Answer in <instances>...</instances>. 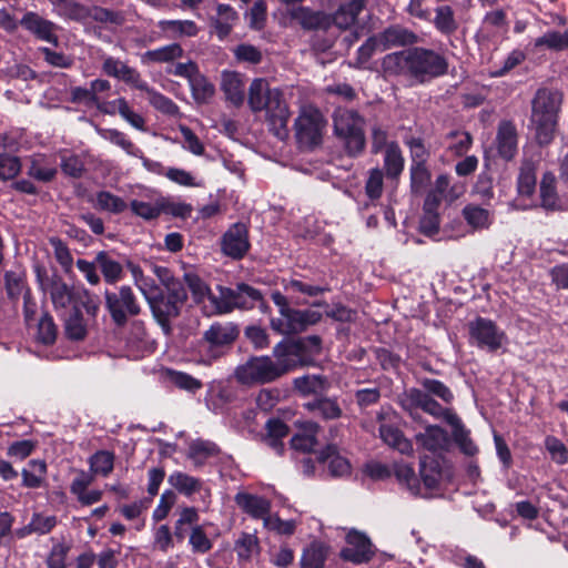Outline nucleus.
Returning a JSON list of instances; mask_svg holds the SVG:
<instances>
[{
	"instance_id": "f257e3e1",
	"label": "nucleus",
	"mask_w": 568,
	"mask_h": 568,
	"mask_svg": "<svg viewBox=\"0 0 568 568\" xmlns=\"http://www.w3.org/2000/svg\"><path fill=\"white\" fill-rule=\"evenodd\" d=\"M383 70L389 75H407L420 83L442 77L448 71L447 59L430 49L410 48L384 57Z\"/></svg>"
},
{
	"instance_id": "f03ea898",
	"label": "nucleus",
	"mask_w": 568,
	"mask_h": 568,
	"mask_svg": "<svg viewBox=\"0 0 568 568\" xmlns=\"http://www.w3.org/2000/svg\"><path fill=\"white\" fill-rule=\"evenodd\" d=\"M247 103L252 112H265L270 130L280 140L288 136L290 111L283 93L272 89L265 79H254L248 89Z\"/></svg>"
},
{
	"instance_id": "7ed1b4c3",
	"label": "nucleus",
	"mask_w": 568,
	"mask_h": 568,
	"mask_svg": "<svg viewBox=\"0 0 568 568\" xmlns=\"http://www.w3.org/2000/svg\"><path fill=\"white\" fill-rule=\"evenodd\" d=\"M564 95L559 90L540 88L531 100L530 125L540 145L549 144L558 126Z\"/></svg>"
},
{
	"instance_id": "20e7f679",
	"label": "nucleus",
	"mask_w": 568,
	"mask_h": 568,
	"mask_svg": "<svg viewBox=\"0 0 568 568\" xmlns=\"http://www.w3.org/2000/svg\"><path fill=\"white\" fill-rule=\"evenodd\" d=\"M275 361L270 356H252L239 365L234 376L242 385H260L276 381L290 372V365L282 352L277 353V344L273 348Z\"/></svg>"
},
{
	"instance_id": "39448f33",
	"label": "nucleus",
	"mask_w": 568,
	"mask_h": 568,
	"mask_svg": "<svg viewBox=\"0 0 568 568\" xmlns=\"http://www.w3.org/2000/svg\"><path fill=\"white\" fill-rule=\"evenodd\" d=\"M217 297H211L214 313L229 314L235 308L248 311L254 307H266L262 292L246 283H237L235 287L217 286Z\"/></svg>"
},
{
	"instance_id": "423d86ee",
	"label": "nucleus",
	"mask_w": 568,
	"mask_h": 568,
	"mask_svg": "<svg viewBox=\"0 0 568 568\" xmlns=\"http://www.w3.org/2000/svg\"><path fill=\"white\" fill-rule=\"evenodd\" d=\"M240 335V328L233 322H214L204 331L200 347L201 362L212 364L222 357Z\"/></svg>"
},
{
	"instance_id": "0eeeda50",
	"label": "nucleus",
	"mask_w": 568,
	"mask_h": 568,
	"mask_svg": "<svg viewBox=\"0 0 568 568\" xmlns=\"http://www.w3.org/2000/svg\"><path fill=\"white\" fill-rule=\"evenodd\" d=\"M333 125L335 135L343 141L348 155L357 156L364 151V119L356 111L336 109L333 113Z\"/></svg>"
},
{
	"instance_id": "6e6552de",
	"label": "nucleus",
	"mask_w": 568,
	"mask_h": 568,
	"mask_svg": "<svg viewBox=\"0 0 568 568\" xmlns=\"http://www.w3.org/2000/svg\"><path fill=\"white\" fill-rule=\"evenodd\" d=\"M282 352L290 372L303 366L315 364V357L322 352V338L317 335L300 337L294 342H280L277 353Z\"/></svg>"
},
{
	"instance_id": "1a4fd4ad",
	"label": "nucleus",
	"mask_w": 568,
	"mask_h": 568,
	"mask_svg": "<svg viewBox=\"0 0 568 568\" xmlns=\"http://www.w3.org/2000/svg\"><path fill=\"white\" fill-rule=\"evenodd\" d=\"M104 298L105 307L118 327H123L129 317L138 316L141 313V306L132 288L128 285L121 286L116 292L106 290Z\"/></svg>"
},
{
	"instance_id": "9d476101",
	"label": "nucleus",
	"mask_w": 568,
	"mask_h": 568,
	"mask_svg": "<svg viewBox=\"0 0 568 568\" xmlns=\"http://www.w3.org/2000/svg\"><path fill=\"white\" fill-rule=\"evenodd\" d=\"M469 343L488 352H496L507 342V336L495 322L485 317H476L468 323Z\"/></svg>"
},
{
	"instance_id": "9b49d317",
	"label": "nucleus",
	"mask_w": 568,
	"mask_h": 568,
	"mask_svg": "<svg viewBox=\"0 0 568 568\" xmlns=\"http://www.w3.org/2000/svg\"><path fill=\"white\" fill-rule=\"evenodd\" d=\"M296 139L306 148L320 144L324 120L317 110L303 111L295 120Z\"/></svg>"
},
{
	"instance_id": "f8f14e48",
	"label": "nucleus",
	"mask_w": 568,
	"mask_h": 568,
	"mask_svg": "<svg viewBox=\"0 0 568 568\" xmlns=\"http://www.w3.org/2000/svg\"><path fill=\"white\" fill-rule=\"evenodd\" d=\"M347 546L341 550V558L354 565L368 562L375 555L371 539L363 532L351 530L346 535Z\"/></svg>"
},
{
	"instance_id": "ddd939ff",
	"label": "nucleus",
	"mask_w": 568,
	"mask_h": 568,
	"mask_svg": "<svg viewBox=\"0 0 568 568\" xmlns=\"http://www.w3.org/2000/svg\"><path fill=\"white\" fill-rule=\"evenodd\" d=\"M248 230L244 223H234L221 237V251L233 260L243 258L250 250Z\"/></svg>"
},
{
	"instance_id": "4468645a",
	"label": "nucleus",
	"mask_w": 568,
	"mask_h": 568,
	"mask_svg": "<svg viewBox=\"0 0 568 568\" xmlns=\"http://www.w3.org/2000/svg\"><path fill=\"white\" fill-rule=\"evenodd\" d=\"M287 16L306 31H326L331 28V14L310 7L297 6L287 9Z\"/></svg>"
},
{
	"instance_id": "2eb2a0df",
	"label": "nucleus",
	"mask_w": 568,
	"mask_h": 568,
	"mask_svg": "<svg viewBox=\"0 0 568 568\" xmlns=\"http://www.w3.org/2000/svg\"><path fill=\"white\" fill-rule=\"evenodd\" d=\"M102 59L101 69L105 75L121 80L138 90L146 89V82L141 79L136 69L111 55H103Z\"/></svg>"
},
{
	"instance_id": "dca6fc26",
	"label": "nucleus",
	"mask_w": 568,
	"mask_h": 568,
	"mask_svg": "<svg viewBox=\"0 0 568 568\" xmlns=\"http://www.w3.org/2000/svg\"><path fill=\"white\" fill-rule=\"evenodd\" d=\"M153 317L165 335L172 333L171 321L181 313V305L165 297L164 292L149 303Z\"/></svg>"
},
{
	"instance_id": "f3484780",
	"label": "nucleus",
	"mask_w": 568,
	"mask_h": 568,
	"mask_svg": "<svg viewBox=\"0 0 568 568\" xmlns=\"http://www.w3.org/2000/svg\"><path fill=\"white\" fill-rule=\"evenodd\" d=\"M496 146L500 158L510 161L518 150V132L513 121L503 120L499 122L496 134Z\"/></svg>"
},
{
	"instance_id": "a211bd4d",
	"label": "nucleus",
	"mask_w": 568,
	"mask_h": 568,
	"mask_svg": "<svg viewBox=\"0 0 568 568\" xmlns=\"http://www.w3.org/2000/svg\"><path fill=\"white\" fill-rule=\"evenodd\" d=\"M20 24L38 39L53 44L58 43V37L54 33L57 26L52 21L43 19L38 13L32 11L27 12L20 20Z\"/></svg>"
},
{
	"instance_id": "6ab92c4d",
	"label": "nucleus",
	"mask_w": 568,
	"mask_h": 568,
	"mask_svg": "<svg viewBox=\"0 0 568 568\" xmlns=\"http://www.w3.org/2000/svg\"><path fill=\"white\" fill-rule=\"evenodd\" d=\"M236 505L254 519H262L271 516V501L265 497L253 495L250 493H237L234 497Z\"/></svg>"
},
{
	"instance_id": "aec40b11",
	"label": "nucleus",
	"mask_w": 568,
	"mask_h": 568,
	"mask_svg": "<svg viewBox=\"0 0 568 568\" xmlns=\"http://www.w3.org/2000/svg\"><path fill=\"white\" fill-rule=\"evenodd\" d=\"M331 387L328 378L320 374H307L293 379V388L301 396L321 397Z\"/></svg>"
},
{
	"instance_id": "412c9836",
	"label": "nucleus",
	"mask_w": 568,
	"mask_h": 568,
	"mask_svg": "<svg viewBox=\"0 0 568 568\" xmlns=\"http://www.w3.org/2000/svg\"><path fill=\"white\" fill-rule=\"evenodd\" d=\"M365 7L366 0H348L343 2L334 14H331V27L336 26L341 30L353 27Z\"/></svg>"
},
{
	"instance_id": "4be33fe9",
	"label": "nucleus",
	"mask_w": 568,
	"mask_h": 568,
	"mask_svg": "<svg viewBox=\"0 0 568 568\" xmlns=\"http://www.w3.org/2000/svg\"><path fill=\"white\" fill-rule=\"evenodd\" d=\"M52 304L57 311H64L78 301L79 294L74 292L61 277L53 276L47 287Z\"/></svg>"
},
{
	"instance_id": "5701e85b",
	"label": "nucleus",
	"mask_w": 568,
	"mask_h": 568,
	"mask_svg": "<svg viewBox=\"0 0 568 568\" xmlns=\"http://www.w3.org/2000/svg\"><path fill=\"white\" fill-rule=\"evenodd\" d=\"M376 37L381 43V51L414 44L417 41V36L413 31L400 26H392Z\"/></svg>"
},
{
	"instance_id": "b1692460",
	"label": "nucleus",
	"mask_w": 568,
	"mask_h": 568,
	"mask_svg": "<svg viewBox=\"0 0 568 568\" xmlns=\"http://www.w3.org/2000/svg\"><path fill=\"white\" fill-rule=\"evenodd\" d=\"M221 89L225 99L239 108L244 102V82L241 74L233 71H224L221 79Z\"/></svg>"
},
{
	"instance_id": "393cba45",
	"label": "nucleus",
	"mask_w": 568,
	"mask_h": 568,
	"mask_svg": "<svg viewBox=\"0 0 568 568\" xmlns=\"http://www.w3.org/2000/svg\"><path fill=\"white\" fill-rule=\"evenodd\" d=\"M317 459L323 464H327L328 471L333 477H343L351 473L349 462L339 455L334 445L326 446L318 454Z\"/></svg>"
},
{
	"instance_id": "a878e982",
	"label": "nucleus",
	"mask_w": 568,
	"mask_h": 568,
	"mask_svg": "<svg viewBox=\"0 0 568 568\" xmlns=\"http://www.w3.org/2000/svg\"><path fill=\"white\" fill-rule=\"evenodd\" d=\"M305 409L321 416L323 419L331 420L342 417L343 410L334 397L322 395L304 404Z\"/></svg>"
},
{
	"instance_id": "bb28decb",
	"label": "nucleus",
	"mask_w": 568,
	"mask_h": 568,
	"mask_svg": "<svg viewBox=\"0 0 568 568\" xmlns=\"http://www.w3.org/2000/svg\"><path fill=\"white\" fill-rule=\"evenodd\" d=\"M405 165V159L403 156L402 150L397 142L390 141L387 150L384 152V161H383V171L390 180H397L403 171Z\"/></svg>"
},
{
	"instance_id": "cd10ccee",
	"label": "nucleus",
	"mask_w": 568,
	"mask_h": 568,
	"mask_svg": "<svg viewBox=\"0 0 568 568\" xmlns=\"http://www.w3.org/2000/svg\"><path fill=\"white\" fill-rule=\"evenodd\" d=\"M379 436L385 444L397 449L402 454H412L413 445L412 443L405 438L402 430L396 426L383 423L379 426Z\"/></svg>"
},
{
	"instance_id": "c85d7f7f",
	"label": "nucleus",
	"mask_w": 568,
	"mask_h": 568,
	"mask_svg": "<svg viewBox=\"0 0 568 568\" xmlns=\"http://www.w3.org/2000/svg\"><path fill=\"white\" fill-rule=\"evenodd\" d=\"M432 22L435 29L445 37L453 36L459 27L453 8L446 4L435 8Z\"/></svg>"
},
{
	"instance_id": "c756f323",
	"label": "nucleus",
	"mask_w": 568,
	"mask_h": 568,
	"mask_svg": "<svg viewBox=\"0 0 568 568\" xmlns=\"http://www.w3.org/2000/svg\"><path fill=\"white\" fill-rule=\"evenodd\" d=\"M149 200L134 199L130 202L132 213L144 221L156 220L162 214L161 195L148 196Z\"/></svg>"
},
{
	"instance_id": "7c9ffc66",
	"label": "nucleus",
	"mask_w": 568,
	"mask_h": 568,
	"mask_svg": "<svg viewBox=\"0 0 568 568\" xmlns=\"http://www.w3.org/2000/svg\"><path fill=\"white\" fill-rule=\"evenodd\" d=\"M393 470L398 483L400 485H405L412 495L423 497L426 496V493L423 491L419 479L410 465L404 463H395L393 465Z\"/></svg>"
},
{
	"instance_id": "2f4dec72",
	"label": "nucleus",
	"mask_w": 568,
	"mask_h": 568,
	"mask_svg": "<svg viewBox=\"0 0 568 568\" xmlns=\"http://www.w3.org/2000/svg\"><path fill=\"white\" fill-rule=\"evenodd\" d=\"M536 190V166L532 161H523L517 179V191L521 197L530 199Z\"/></svg>"
},
{
	"instance_id": "473e14b6",
	"label": "nucleus",
	"mask_w": 568,
	"mask_h": 568,
	"mask_svg": "<svg viewBox=\"0 0 568 568\" xmlns=\"http://www.w3.org/2000/svg\"><path fill=\"white\" fill-rule=\"evenodd\" d=\"M416 440L425 449L437 452L447 445V434L439 426H428L424 433L416 435Z\"/></svg>"
},
{
	"instance_id": "72a5a7b5",
	"label": "nucleus",
	"mask_w": 568,
	"mask_h": 568,
	"mask_svg": "<svg viewBox=\"0 0 568 568\" xmlns=\"http://www.w3.org/2000/svg\"><path fill=\"white\" fill-rule=\"evenodd\" d=\"M95 262L100 267L103 278L109 284H115L123 276L122 265L113 260L109 253L101 251L95 255Z\"/></svg>"
},
{
	"instance_id": "f704fd0d",
	"label": "nucleus",
	"mask_w": 568,
	"mask_h": 568,
	"mask_svg": "<svg viewBox=\"0 0 568 568\" xmlns=\"http://www.w3.org/2000/svg\"><path fill=\"white\" fill-rule=\"evenodd\" d=\"M99 134L112 144L121 148L128 155L142 158V150L138 148L125 133L116 129H102L99 130Z\"/></svg>"
},
{
	"instance_id": "c9c22d12",
	"label": "nucleus",
	"mask_w": 568,
	"mask_h": 568,
	"mask_svg": "<svg viewBox=\"0 0 568 568\" xmlns=\"http://www.w3.org/2000/svg\"><path fill=\"white\" fill-rule=\"evenodd\" d=\"M419 474L423 480V491L428 493L429 489H433L437 486L440 479V469L438 462L433 457H422L419 465Z\"/></svg>"
},
{
	"instance_id": "e433bc0d",
	"label": "nucleus",
	"mask_w": 568,
	"mask_h": 568,
	"mask_svg": "<svg viewBox=\"0 0 568 568\" xmlns=\"http://www.w3.org/2000/svg\"><path fill=\"white\" fill-rule=\"evenodd\" d=\"M220 453L216 444L210 440L196 439L189 446L187 457L196 466H202L206 459L216 456Z\"/></svg>"
},
{
	"instance_id": "4c0bfd02",
	"label": "nucleus",
	"mask_w": 568,
	"mask_h": 568,
	"mask_svg": "<svg viewBox=\"0 0 568 568\" xmlns=\"http://www.w3.org/2000/svg\"><path fill=\"white\" fill-rule=\"evenodd\" d=\"M64 333L71 341H82L87 336V324L77 305L73 306L72 312L64 320Z\"/></svg>"
},
{
	"instance_id": "58836bf2",
	"label": "nucleus",
	"mask_w": 568,
	"mask_h": 568,
	"mask_svg": "<svg viewBox=\"0 0 568 568\" xmlns=\"http://www.w3.org/2000/svg\"><path fill=\"white\" fill-rule=\"evenodd\" d=\"M462 214L467 224L474 230H486L493 222L490 212L475 204L466 205L463 209Z\"/></svg>"
},
{
	"instance_id": "ea45409f",
	"label": "nucleus",
	"mask_w": 568,
	"mask_h": 568,
	"mask_svg": "<svg viewBox=\"0 0 568 568\" xmlns=\"http://www.w3.org/2000/svg\"><path fill=\"white\" fill-rule=\"evenodd\" d=\"M217 17L214 19L215 31L220 39L227 37L234 22L237 20L236 11L225 3H220L216 8Z\"/></svg>"
},
{
	"instance_id": "a19ab883",
	"label": "nucleus",
	"mask_w": 568,
	"mask_h": 568,
	"mask_svg": "<svg viewBox=\"0 0 568 568\" xmlns=\"http://www.w3.org/2000/svg\"><path fill=\"white\" fill-rule=\"evenodd\" d=\"M139 90L148 94L149 103L159 112L170 116H176L180 113V109L178 104L173 102V100L155 91L148 83L146 89Z\"/></svg>"
},
{
	"instance_id": "79ce46f5",
	"label": "nucleus",
	"mask_w": 568,
	"mask_h": 568,
	"mask_svg": "<svg viewBox=\"0 0 568 568\" xmlns=\"http://www.w3.org/2000/svg\"><path fill=\"white\" fill-rule=\"evenodd\" d=\"M47 473V464L41 459H32L28 463V468L21 471L22 485L27 488H39L42 485Z\"/></svg>"
},
{
	"instance_id": "37998d69",
	"label": "nucleus",
	"mask_w": 568,
	"mask_h": 568,
	"mask_svg": "<svg viewBox=\"0 0 568 568\" xmlns=\"http://www.w3.org/2000/svg\"><path fill=\"white\" fill-rule=\"evenodd\" d=\"M169 484L179 493L191 496L202 488V481L182 471H174L168 478Z\"/></svg>"
},
{
	"instance_id": "c03bdc74",
	"label": "nucleus",
	"mask_w": 568,
	"mask_h": 568,
	"mask_svg": "<svg viewBox=\"0 0 568 568\" xmlns=\"http://www.w3.org/2000/svg\"><path fill=\"white\" fill-rule=\"evenodd\" d=\"M27 173L39 182L48 183L55 178L58 170L55 166L48 164L43 156H36L31 160Z\"/></svg>"
},
{
	"instance_id": "a18cd8bd",
	"label": "nucleus",
	"mask_w": 568,
	"mask_h": 568,
	"mask_svg": "<svg viewBox=\"0 0 568 568\" xmlns=\"http://www.w3.org/2000/svg\"><path fill=\"white\" fill-rule=\"evenodd\" d=\"M6 292L10 300L17 301L24 292L30 291L27 287L24 272L8 271L4 274Z\"/></svg>"
},
{
	"instance_id": "49530a36",
	"label": "nucleus",
	"mask_w": 568,
	"mask_h": 568,
	"mask_svg": "<svg viewBox=\"0 0 568 568\" xmlns=\"http://www.w3.org/2000/svg\"><path fill=\"white\" fill-rule=\"evenodd\" d=\"M193 99L197 103H207L214 95V85L200 72L189 83Z\"/></svg>"
},
{
	"instance_id": "de8ad7c7",
	"label": "nucleus",
	"mask_w": 568,
	"mask_h": 568,
	"mask_svg": "<svg viewBox=\"0 0 568 568\" xmlns=\"http://www.w3.org/2000/svg\"><path fill=\"white\" fill-rule=\"evenodd\" d=\"M114 454L109 450H99L90 459V469L95 475L109 476L114 467Z\"/></svg>"
},
{
	"instance_id": "09e8293b",
	"label": "nucleus",
	"mask_w": 568,
	"mask_h": 568,
	"mask_svg": "<svg viewBox=\"0 0 568 568\" xmlns=\"http://www.w3.org/2000/svg\"><path fill=\"white\" fill-rule=\"evenodd\" d=\"M95 206L102 211L120 214L126 210L128 204L122 197L109 191H100L97 193Z\"/></svg>"
},
{
	"instance_id": "8fccbe9b",
	"label": "nucleus",
	"mask_w": 568,
	"mask_h": 568,
	"mask_svg": "<svg viewBox=\"0 0 568 568\" xmlns=\"http://www.w3.org/2000/svg\"><path fill=\"white\" fill-rule=\"evenodd\" d=\"M260 545L255 535L242 532L234 544V550L240 560H250L258 552Z\"/></svg>"
},
{
	"instance_id": "3c124183",
	"label": "nucleus",
	"mask_w": 568,
	"mask_h": 568,
	"mask_svg": "<svg viewBox=\"0 0 568 568\" xmlns=\"http://www.w3.org/2000/svg\"><path fill=\"white\" fill-rule=\"evenodd\" d=\"M184 281L192 293L196 303H202L205 298L211 302V297H217L213 294L207 284L194 273H185Z\"/></svg>"
},
{
	"instance_id": "603ef678",
	"label": "nucleus",
	"mask_w": 568,
	"mask_h": 568,
	"mask_svg": "<svg viewBox=\"0 0 568 568\" xmlns=\"http://www.w3.org/2000/svg\"><path fill=\"white\" fill-rule=\"evenodd\" d=\"M409 176L413 194H422L430 182V171L426 164H410Z\"/></svg>"
},
{
	"instance_id": "864d4df0",
	"label": "nucleus",
	"mask_w": 568,
	"mask_h": 568,
	"mask_svg": "<svg viewBox=\"0 0 568 568\" xmlns=\"http://www.w3.org/2000/svg\"><path fill=\"white\" fill-rule=\"evenodd\" d=\"M430 398L432 396L423 389L409 388L404 393L402 406L410 413L418 408L425 412Z\"/></svg>"
},
{
	"instance_id": "5fc2aeb1",
	"label": "nucleus",
	"mask_w": 568,
	"mask_h": 568,
	"mask_svg": "<svg viewBox=\"0 0 568 568\" xmlns=\"http://www.w3.org/2000/svg\"><path fill=\"white\" fill-rule=\"evenodd\" d=\"M535 47H546L555 51L568 49V29L562 33L559 31L546 32L535 40Z\"/></svg>"
},
{
	"instance_id": "6e6d98bb",
	"label": "nucleus",
	"mask_w": 568,
	"mask_h": 568,
	"mask_svg": "<svg viewBox=\"0 0 568 568\" xmlns=\"http://www.w3.org/2000/svg\"><path fill=\"white\" fill-rule=\"evenodd\" d=\"M183 49L178 43L168 44L154 50H149L144 57L153 62H170L176 58L182 57Z\"/></svg>"
},
{
	"instance_id": "4d7b16f0",
	"label": "nucleus",
	"mask_w": 568,
	"mask_h": 568,
	"mask_svg": "<svg viewBox=\"0 0 568 568\" xmlns=\"http://www.w3.org/2000/svg\"><path fill=\"white\" fill-rule=\"evenodd\" d=\"M159 27L163 31H171L174 34L194 37L197 34V27L191 20H162Z\"/></svg>"
},
{
	"instance_id": "13d9d810",
	"label": "nucleus",
	"mask_w": 568,
	"mask_h": 568,
	"mask_svg": "<svg viewBox=\"0 0 568 568\" xmlns=\"http://www.w3.org/2000/svg\"><path fill=\"white\" fill-rule=\"evenodd\" d=\"M540 200L542 207L552 210L557 204V193L555 186V178L550 173H546L540 182Z\"/></svg>"
},
{
	"instance_id": "bf43d9fd",
	"label": "nucleus",
	"mask_w": 568,
	"mask_h": 568,
	"mask_svg": "<svg viewBox=\"0 0 568 568\" xmlns=\"http://www.w3.org/2000/svg\"><path fill=\"white\" fill-rule=\"evenodd\" d=\"M55 12L65 19L84 21L89 19L90 8L79 2L67 0Z\"/></svg>"
},
{
	"instance_id": "052dcab7",
	"label": "nucleus",
	"mask_w": 568,
	"mask_h": 568,
	"mask_svg": "<svg viewBox=\"0 0 568 568\" xmlns=\"http://www.w3.org/2000/svg\"><path fill=\"white\" fill-rule=\"evenodd\" d=\"M384 172L379 168L368 171V178L365 183V193L371 200H378L383 194Z\"/></svg>"
},
{
	"instance_id": "680f3d73",
	"label": "nucleus",
	"mask_w": 568,
	"mask_h": 568,
	"mask_svg": "<svg viewBox=\"0 0 568 568\" xmlns=\"http://www.w3.org/2000/svg\"><path fill=\"white\" fill-rule=\"evenodd\" d=\"M446 138L450 140L448 149L457 156H462L467 153L473 144V138L470 133L466 131H452Z\"/></svg>"
},
{
	"instance_id": "e2e57ef3",
	"label": "nucleus",
	"mask_w": 568,
	"mask_h": 568,
	"mask_svg": "<svg viewBox=\"0 0 568 568\" xmlns=\"http://www.w3.org/2000/svg\"><path fill=\"white\" fill-rule=\"evenodd\" d=\"M545 448L549 453L551 460L557 465H566L568 463V449L559 438L547 436L545 438Z\"/></svg>"
},
{
	"instance_id": "0e129e2a",
	"label": "nucleus",
	"mask_w": 568,
	"mask_h": 568,
	"mask_svg": "<svg viewBox=\"0 0 568 568\" xmlns=\"http://www.w3.org/2000/svg\"><path fill=\"white\" fill-rule=\"evenodd\" d=\"M420 385L430 396H436L447 404L454 398L452 390L438 379L424 378L420 381Z\"/></svg>"
},
{
	"instance_id": "69168bd1",
	"label": "nucleus",
	"mask_w": 568,
	"mask_h": 568,
	"mask_svg": "<svg viewBox=\"0 0 568 568\" xmlns=\"http://www.w3.org/2000/svg\"><path fill=\"white\" fill-rule=\"evenodd\" d=\"M325 559L322 547L312 545L303 551L301 566L302 568H324Z\"/></svg>"
},
{
	"instance_id": "338daca9",
	"label": "nucleus",
	"mask_w": 568,
	"mask_h": 568,
	"mask_svg": "<svg viewBox=\"0 0 568 568\" xmlns=\"http://www.w3.org/2000/svg\"><path fill=\"white\" fill-rule=\"evenodd\" d=\"M162 214L172 215L174 217L186 219L191 215L193 207L189 203L174 202L161 195Z\"/></svg>"
},
{
	"instance_id": "774afa93",
	"label": "nucleus",
	"mask_w": 568,
	"mask_h": 568,
	"mask_svg": "<svg viewBox=\"0 0 568 568\" xmlns=\"http://www.w3.org/2000/svg\"><path fill=\"white\" fill-rule=\"evenodd\" d=\"M409 148L410 164H426L429 158V151L424 144L423 139L412 136L406 140Z\"/></svg>"
}]
</instances>
